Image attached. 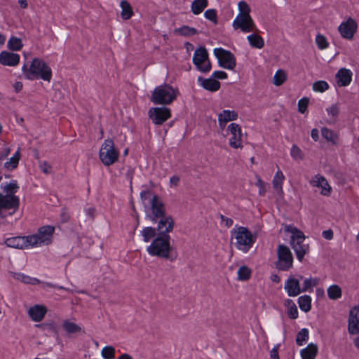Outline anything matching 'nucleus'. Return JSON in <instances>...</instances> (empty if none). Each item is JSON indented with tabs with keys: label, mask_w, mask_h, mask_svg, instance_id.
<instances>
[{
	"label": "nucleus",
	"mask_w": 359,
	"mask_h": 359,
	"mask_svg": "<svg viewBox=\"0 0 359 359\" xmlns=\"http://www.w3.org/2000/svg\"><path fill=\"white\" fill-rule=\"evenodd\" d=\"M238 10H239V13L238 15L250 16V8L246 2L243 1H240L238 3Z\"/></svg>",
	"instance_id": "51"
},
{
	"label": "nucleus",
	"mask_w": 359,
	"mask_h": 359,
	"mask_svg": "<svg viewBox=\"0 0 359 359\" xmlns=\"http://www.w3.org/2000/svg\"><path fill=\"white\" fill-rule=\"evenodd\" d=\"M198 81L204 89L211 92L217 91L220 88V83L212 77L209 79H203V77L199 76Z\"/></svg>",
	"instance_id": "26"
},
{
	"label": "nucleus",
	"mask_w": 359,
	"mask_h": 359,
	"mask_svg": "<svg viewBox=\"0 0 359 359\" xmlns=\"http://www.w3.org/2000/svg\"><path fill=\"white\" fill-rule=\"evenodd\" d=\"M353 73L346 68H341L336 74L335 79L339 86H347L352 80Z\"/></svg>",
	"instance_id": "22"
},
{
	"label": "nucleus",
	"mask_w": 359,
	"mask_h": 359,
	"mask_svg": "<svg viewBox=\"0 0 359 359\" xmlns=\"http://www.w3.org/2000/svg\"><path fill=\"white\" fill-rule=\"evenodd\" d=\"M20 62V55L8 51L0 53V63L4 66H16Z\"/></svg>",
	"instance_id": "21"
},
{
	"label": "nucleus",
	"mask_w": 359,
	"mask_h": 359,
	"mask_svg": "<svg viewBox=\"0 0 359 359\" xmlns=\"http://www.w3.org/2000/svg\"><path fill=\"white\" fill-rule=\"evenodd\" d=\"M327 111L330 116H331L334 121L339 114V109L337 104L332 105L330 108L327 109Z\"/></svg>",
	"instance_id": "56"
},
{
	"label": "nucleus",
	"mask_w": 359,
	"mask_h": 359,
	"mask_svg": "<svg viewBox=\"0 0 359 359\" xmlns=\"http://www.w3.org/2000/svg\"><path fill=\"white\" fill-rule=\"evenodd\" d=\"M231 135L229 139V145L234 149L242 148V133L240 126L237 123H231L227 128Z\"/></svg>",
	"instance_id": "15"
},
{
	"label": "nucleus",
	"mask_w": 359,
	"mask_h": 359,
	"mask_svg": "<svg viewBox=\"0 0 359 359\" xmlns=\"http://www.w3.org/2000/svg\"><path fill=\"white\" fill-rule=\"evenodd\" d=\"M322 234L323 238L326 240H332L333 238L334 233L332 229L323 231Z\"/></svg>",
	"instance_id": "62"
},
{
	"label": "nucleus",
	"mask_w": 359,
	"mask_h": 359,
	"mask_svg": "<svg viewBox=\"0 0 359 359\" xmlns=\"http://www.w3.org/2000/svg\"><path fill=\"white\" fill-rule=\"evenodd\" d=\"M298 304L301 310L308 312L311 309V297L309 295L301 296L298 299Z\"/></svg>",
	"instance_id": "37"
},
{
	"label": "nucleus",
	"mask_w": 359,
	"mask_h": 359,
	"mask_svg": "<svg viewBox=\"0 0 359 359\" xmlns=\"http://www.w3.org/2000/svg\"><path fill=\"white\" fill-rule=\"evenodd\" d=\"M11 152V149L9 147H6L3 151L0 152V161H2L5 158H6Z\"/></svg>",
	"instance_id": "63"
},
{
	"label": "nucleus",
	"mask_w": 359,
	"mask_h": 359,
	"mask_svg": "<svg viewBox=\"0 0 359 359\" xmlns=\"http://www.w3.org/2000/svg\"><path fill=\"white\" fill-rule=\"evenodd\" d=\"M250 46L255 48H262L264 46L263 38L256 34H250L247 37Z\"/></svg>",
	"instance_id": "34"
},
{
	"label": "nucleus",
	"mask_w": 359,
	"mask_h": 359,
	"mask_svg": "<svg viewBox=\"0 0 359 359\" xmlns=\"http://www.w3.org/2000/svg\"><path fill=\"white\" fill-rule=\"evenodd\" d=\"M204 15L206 19L210 20L211 22H212L215 25H217L218 21H217V11L215 9H208L207 10L205 13H204Z\"/></svg>",
	"instance_id": "53"
},
{
	"label": "nucleus",
	"mask_w": 359,
	"mask_h": 359,
	"mask_svg": "<svg viewBox=\"0 0 359 359\" xmlns=\"http://www.w3.org/2000/svg\"><path fill=\"white\" fill-rule=\"evenodd\" d=\"M158 218L160 219L158 222L156 228L158 236H169L168 233L173 230L175 224L174 219L170 215H164Z\"/></svg>",
	"instance_id": "17"
},
{
	"label": "nucleus",
	"mask_w": 359,
	"mask_h": 359,
	"mask_svg": "<svg viewBox=\"0 0 359 359\" xmlns=\"http://www.w3.org/2000/svg\"><path fill=\"white\" fill-rule=\"evenodd\" d=\"M13 277L26 284L36 285L39 283V280L35 278L30 277L22 273H13Z\"/></svg>",
	"instance_id": "36"
},
{
	"label": "nucleus",
	"mask_w": 359,
	"mask_h": 359,
	"mask_svg": "<svg viewBox=\"0 0 359 359\" xmlns=\"http://www.w3.org/2000/svg\"><path fill=\"white\" fill-rule=\"evenodd\" d=\"M39 168L41 170L46 174H48L51 172V166L46 161L41 162L39 164Z\"/></svg>",
	"instance_id": "58"
},
{
	"label": "nucleus",
	"mask_w": 359,
	"mask_h": 359,
	"mask_svg": "<svg viewBox=\"0 0 359 359\" xmlns=\"http://www.w3.org/2000/svg\"><path fill=\"white\" fill-rule=\"evenodd\" d=\"M148 114L154 124L161 125L171 116V111L167 107H152Z\"/></svg>",
	"instance_id": "10"
},
{
	"label": "nucleus",
	"mask_w": 359,
	"mask_h": 359,
	"mask_svg": "<svg viewBox=\"0 0 359 359\" xmlns=\"http://www.w3.org/2000/svg\"><path fill=\"white\" fill-rule=\"evenodd\" d=\"M255 185L259 188V194L261 196H264L266 193L265 182L262 180L259 177H257V182Z\"/></svg>",
	"instance_id": "57"
},
{
	"label": "nucleus",
	"mask_w": 359,
	"mask_h": 359,
	"mask_svg": "<svg viewBox=\"0 0 359 359\" xmlns=\"http://www.w3.org/2000/svg\"><path fill=\"white\" fill-rule=\"evenodd\" d=\"M118 156L119 153L115 149L114 141L111 139L105 140L99 153L102 163L107 166L111 165L118 161Z\"/></svg>",
	"instance_id": "5"
},
{
	"label": "nucleus",
	"mask_w": 359,
	"mask_h": 359,
	"mask_svg": "<svg viewBox=\"0 0 359 359\" xmlns=\"http://www.w3.org/2000/svg\"><path fill=\"white\" fill-rule=\"evenodd\" d=\"M251 276V270L246 266H242L238 271V279L239 280H248Z\"/></svg>",
	"instance_id": "45"
},
{
	"label": "nucleus",
	"mask_w": 359,
	"mask_h": 359,
	"mask_svg": "<svg viewBox=\"0 0 359 359\" xmlns=\"http://www.w3.org/2000/svg\"><path fill=\"white\" fill-rule=\"evenodd\" d=\"M208 0H194L191 6V11L195 15L201 13L208 6Z\"/></svg>",
	"instance_id": "33"
},
{
	"label": "nucleus",
	"mask_w": 359,
	"mask_h": 359,
	"mask_svg": "<svg viewBox=\"0 0 359 359\" xmlns=\"http://www.w3.org/2000/svg\"><path fill=\"white\" fill-rule=\"evenodd\" d=\"M286 231H287L292 233L290 243L293 242V241H304L305 236H304L303 232L302 231L299 230L297 228L292 226H288L286 228Z\"/></svg>",
	"instance_id": "35"
},
{
	"label": "nucleus",
	"mask_w": 359,
	"mask_h": 359,
	"mask_svg": "<svg viewBox=\"0 0 359 359\" xmlns=\"http://www.w3.org/2000/svg\"><path fill=\"white\" fill-rule=\"evenodd\" d=\"M102 356L104 359H112L115 356V348L111 346H107L102 350Z\"/></svg>",
	"instance_id": "49"
},
{
	"label": "nucleus",
	"mask_w": 359,
	"mask_h": 359,
	"mask_svg": "<svg viewBox=\"0 0 359 359\" xmlns=\"http://www.w3.org/2000/svg\"><path fill=\"white\" fill-rule=\"evenodd\" d=\"M20 158V151L18 150L15 154L12 156L11 158H9L8 161H7L4 163V167L7 170H12L18 167L19 161Z\"/></svg>",
	"instance_id": "39"
},
{
	"label": "nucleus",
	"mask_w": 359,
	"mask_h": 359,
	"mask_svg": "<svg viewBox=\"0 0 359 359\" xmlns=\"http://www.w3.org/2000/svg\"><path fill=\"white\" fill-rule=\"evenodd\" d=\"M55 228L52 226H44L39 229L37 233L29 236L31 247L41 245H49L52 242Z\"/></svg>",
	"instance_id": "7"
},
{
	"label": "nucleus",
	"mask_w": 359,
	"mask_h": 359,
	"mask_svg": "<svg viewBox=\"0 0 359 359\" xmlns=\"http://www.w3.org/2000/svg\"><path fill=\"white\" fill-rule=\"evenodd\" d=\"M327 296L330 299L336 300L341 297V289L337 285H332L327 288Z\"/></svg>",
	"instance_id": "40"
},
{
	"label": "nucleus",
	"mask_w": 359,
	"mask_h": 359,
	"mask_svg": "<svg viewBox=\"0 0 359 359\" xmlns=\"http://www.w3.org/2000/svg\"><path fill=\"white\" fill-rule=\"evenodd\" d=\"M303 278L304 277L302 275L298 276L297 278L290 276L285 281L284 289L289 297H297L302 292L300 287V280H303Z\"/></svg>",
	"instance_id": "13"
},
{
	"label": "nucleus",
	"mask_w": 359,
	"mask_h": 359,
	"mask_svg": "<svg viewBox=\"0 0 359 359\" xmlns=\"http://www.w3.org/2000/svg\"><path fill=\"white\" fill-rule=\"evenodd\" d=\"M318 352V346L316 344L310 343L306 348L301 350L300 355L302 359H316Z\"/></svg>",
	"instance_id": "27"
},
{
	"label": "nucleus",
	"mask_w": 359,
	"mask_h": 359,
	"mask_svg": "<svg viewBox=\"0 0 359 359\" xmlns=\"http://www.w3.org/2000/svg\"><path fill=\"white\" fill-rule=\"evenodd\" d=\"M121 7L122 9L121 13V18L124 20L130 19L133 14L130 4L127 1L123 0L121 2Z\"/></svg>",
	"instance_id": "38"
},
{
	"label": "nucleus",
	"mask_w": 359,
	"mask_h": 359,
	"mask_svg": "<svg viewBox=\"0 0 359 359\" xmlns=\"http://www.w3.org/2000/svg\"><path fill=\"white\" fill-rule=\"evenodd\" d=\"M180 182V177L177 175H174L170 177V183L171 186L177 187Z\"/></svg>",
	"instance_id": "64"
},
{
	"label": "nucleus",
	"mask_w": 359,
	"mask_h": 359,
	"mask_svg": "<svg viewBox=\"0 0 359 359\" xmlns=\"http://www.w3.org/2000/svg\"><path fill=\"white\" fill-rule=\"evenodd\" d=\"M220 219H221L222 222H224L225 226L228 228L231 227L233 224L232 219L226 217L224 216L223 215H220Z\"/></svg>",
	"instance_id": "61"
},
{
	"label": "nucleus",
	"mask_w": 359,
	"mask_h": 359,
	"mask_svg": "<svg viewBox=\"0 0 359 359\" xmlns=\"http://www.w3.org/2000/svg\"><path fill=\"white\" fill-rule=\"evenodd\" d=\"M4 191L6 193V194H13L18 191L19 187L15 180L11 182L10 183L6 184L4 187L1 186Z\"/></svg>",
	"instance_id": "48"
},
{
	"label": "nucleus",
	"mask_w": 359,
	"mask_h": 359,
	"mask_svg": "<svg viewBox=\"0 0 359 359\" xmlns=\"http://www.w3.org/2000/svg\"><path fill=\"white\" fill-rule=\"evenodd\" d=\"M234 29H240L243 32H250L255 29V24L251 16L237 15L232 25Z\"/></svg>",
	"instance_id": "12"
},
{
	"label": "nucleus",
	"mask_w": 359,
	"mask_h": 359,
	"mask_svg": "<svg viewBox=\"0 0 359 359\" xmlns=\"http://www.w3.org/2000/svg\"><path fill=\"white\" fill-rule=\"evenodd\" d=\"M316 42L320 49H325L328 46L326 38L321 34H318L316 36Z\"/></svg>",
	"instance_id": "54"
},
{
	"label": "nucleus",
	"mask_w": 359,
	"mask_h": 359,
	"mask_svg": "<svg viewBox=\"0 0 359 359\" xmlns=\"http://www.w3.org/2000/svg\"><path fill=\"white\" fill-rule=\"evenodd\" d=\"M348 330L351 334H359V306L353 307L349 312Z\"/></svg>",
	"instance_id": "18"
},
{
	"label": "nucleus",
	"mask_w": 359,
	"mask_h": 359,
	"mask_svg": "<svg viewBox=\"0 0 359 359\" xmlns=\"http://www.w3.org/2000/svg\"><path fill=\"white\" fill-rule=\"evenodd\" d=\"M35 327L39 329L45 335L49 336L53 334L56 338H58V332L55 323L53 320L46 323L35 325Z\"/></svg>",
	"instance_id": "25"
},
{
	"label": "nucleus",
	"mask_w": 359,
	"mask_h": 359,
	"mask_svg": "<svg viewBox=\"0 0 359 359\" xmlns=\"http://www.w3.org/2000/svg\"><path fill=\"white\" fill-rule=\"evenodd\" d=\"M285 306L287 308V313L291 319H296L298 318V310L294 302L287 299L284 302Z\"/></svg>",
	"instance_id": "31"
},
{
	"label": "nucleus",
	"mask_w": 359,
	"mask_h": 359,
	"mask_svg": "<svg viewBox=\"0 0 359 359\" xmlns=\"http://www.w3.org/2000/svg\"><path fill=\"white\" fill-rule=\"evenodd\" d=\"M172 250L170 236H157L147 248L151 256L169 259Z\"/></svg>",
	"instance_id": "4"
},
{
	"label": "nucleus",
	"mask_w": 359,
	"mask_h": 359,
	"mask_svg": "<svg viewBox=\"0 0 359 359\" xmlns=\"http://www.w3.org/2000/svg\"><path fill=\"white\" fill-rule=\"evenodd\" d=\"M278 260L276 262V267L280 271H288L293 266V256L290 248L280 244L277 248Z\"/></svg>",
	"instance_id": "6"
},
{
	"label": "nucleus",
	"mask_w": 359,
	"mask_h": 359,
	"mask_svg": "<svg viewBox=\"0 0 359 359\" xmlns=\"http://www.w3.org/2000/svg\"><path fill=\"white\" fill-rule=\"evenodd\" d=\"M22 70L25 78L29 80L41 79L43 81L50 82L52 78L51 69L43 60L39 58H34L29 67L26 64H24Z\"/></svg>",
	"instance_id": "1"
},
{
	"label": "nucleus",
	"mask_w": 359,
	"mask_h": 359,
	"mask_svg": "<svg viewBox=\"0 0 359 359\" xmlns=\"http://www.w3.org/2000/svg\"><path fill=\"white\" fill-rule=\"evenodd\" d=\"M152 216H149L153 222H156L160 217L165 215V205L156 195H154L151 201Z\"/></svg>",
	"instance_id": "14"
},
{
	"label": "nucleus",
	"mask_w": 359,
	"mask_h": 359,
	"mask_svg": "<svg viewBox=\"0 0 359 359\" xmlns=\"http://www.w3.org/2000/svg\"><path fill=\"white\" fill-rule=\"evenodd\" d=\"M286 80V74L284 70L278 69L273 76V84L276 86H281Z\"/></svg>",
	"instance_id": "47"
},
{
	"label": "nucleus",
	"mask_w": 359,
	"mask_h": 359,
	"mask_svg": "<svg viewBox=\"0 0 359 359\" xmlns=\"http://www.w3.org/2000/svg\"><path fill=\"white\" fill-rule=\"evenodd\" d=\"M279 346H280L279 344H277L270 351V358L271 359H279V355H278Z\"/></svg>",
	"instance_id": "60"
},
{
	"label": "nucleus",
	"mask_w": 359,
	"mask_h": 359,
	"mask_svg": "<svg viewBox=\"0 0 359 359\" xmlns=\"http://www.w3.org/2000/svg\"><path fill=\"white\" fill-rule=\"evenodd\" d=\"M311 184L313 187L322 189L320 194L323 196H330L331 193V187L328 184L327 180L322 175H316L314 178L311 180Z\"/></svg>",
	"instance_id": "20"
},
{
	"label": "nucleus",
	"mask_w": 359,
	"mask_h": 359,
	"mask_svg": "<svg viewBox=\"0 0 359 359\" xmlns=\"http://www.w3.org/2000/svg\"><path fill=\"white\" fill-rule=\"evenodd\" d=\"M62 327L69 337L82 331V328L79 325L70 321L69 320H64L62 324Z\"/></svg>",
	"instance_id": "29"
},
{
	"label": "nucleus",
	"mask_w": 359,
	"mask_h": 359,
	"mask_svg": "<svg viewBox=\"0 0 359 359\" xmlns=\"http://www.w3.org/2000/svg\"><path fill=\"white\" fill-rule=\"evenodd\" d=\"M238 118V114L233 110H223L218 115L219 126L221 129H224L227 122L234 121Z\"/></svg>",
	"instance_id": "23"
},
{
	"label": "nucleus",
	"mask_w": 359,
	"mask_h": 359,
	"mask_svg": "<svg viewBox=\"0 0 359 359\" xmlns=\"http://www.w3.org/2000/svg\"><path fill=\"white\" fill-rule=\"evenodd\" d=\"M20 205V199L18 196L13 194L3 195L0 193V217L4 218L3 209H18Z\"/></svg>",
	"instance_id": "11"
},
{
	"label": "nucleus",
	"mask_w": 359,
	"mask_h": 359,
	"mask_svg": "<svg viewBox=\"0 0 359 359\" xmlns=\"http://www.w3.org/2000/svg\"><path fill=\"white\" fill-rule=\"evenodd\" d=\"M5 243L8 247L18 249H24L31 247L29 236L8 238L5 241Z\"/></svg>",
	"instance_id": "19"
},
{
	"label": "nucleus",
	"mask_w": 359,
	"mask_h": 359,
	"mask_svg": "<svg viewBox=\"0 0 359 359\" xmlns=\"http://www.w3.org/2000/svg\"><path fill=\"white\" fill-rule=\"evenodd\" d=\"M358 25L356 22L349 18L346 22H342L339 27V32L341 36L344 39H353L354 34L356 32Z\"/></svg>",
	"instance_id": "16"
},
{
	"label": "nucleus",
	"mask_w": 359,
	"mask_h": 359,
	"mask_svg": "<svg viewBox=\"0 0 359 359\" xmlns=\"http://www.w3.org/2000/svg\"><path fill=\"white\" fill-rule=\"evenodd\" d=\"M292 157L295 160H302L304 158V154L301 149L297 145H292L290 151Z\"/></svg>",
	"instance_id": "52"
},
{
	"label": "nucleus",
	"mask_w": 359,
	"mask_h": 359,
	"mask_svg": "<svg viewBox=\"0 0 359 359\" xmlns=\"http://www.w3.org/2000/svg\"><path fill=\"white\" fill-rule=\"evenodd\" d=\"M231 239H235L236 248L247 253L256 242L257 236L254 235L247 227L236 226L231 230Z\"/></svg>",
	"instance_id": "2"
},
{
	"label": "nucleus",
	"mask_w": 359,
	"mask_h": 359,
	"mask_svg": "<svg viewBox=\"0 0 359 359\" xmlns=\"http://www.w3.org/2000/svg\"><path fill=\"white\" fill-rule=\"evenodd\" d=\"M157 231L156 228L147 226L141 231L140 234L143 238V241L145 243H149L151 239H154L156 237Z\"/></svg>",
	"instance_id": "32"
},
{
	"label": "nucleus",
	"mask_w": 359,
	"mask_h": 359,
	"mask_svg": "<svg viewBox=\"0 0 359 359\" xmlns=\"http://www.w3.org/2000/svg\"><path fill=\"white\" fill-rule=\"evenodd\" d=\"M309 103V100L307 97H303L299 100L298 102V111L300 113L304 114L307 109Z\"/></svg>",
	"instance_id": "55"
},
{
	"label": "nucleus",
	"mask_w": 359,
	"mask_h": 359,
	"mask_svg": "<svg viewBox=\"0 0 359 359\" xmlns=\"http://www.w3.org/2000/svg\"><path fill=\"white\" fill-rule=\"evenodd\" d=\"M319 280L317 278H309L304 280L303 287L302 288V292H306L309 290L318 285Z\"/></svg>",
	"instance_id": "44"
},
{
	"label": "nucleus",
	"mask_w": 359,
	"mask_h": 359,
	"mask_svg": "<svg viewBox=\"0 0 359 359\" xmlns=\"http://www.w3.org/2000/svg\"><path fill=\"white\" fill-rule=\"evenodd\" d=\"M211 77L214 79H225L227 78V74L223 71H215L212 73Z\"/></svg>",
	"instance_id": "59"
},
{
	"label": "nucleus",
	"mask_w": 359,
	"mask_h": 359,
	"mask_svg": "<svg viewBox=\"0 0 359 359\" xmlns=\"http://www.w3.org/2000/svg\"><path fill=\"white\" fill-rule=\"evenodd\" d=\"M285 179V176L283 172L278 169L273 177L272 184L274 189L278 191L279 193H283V182Z\"/></svg>",
	"instance_id": "30"
},
{
	"label": "nucleus",
	"mask_w": 359,
	"mask_h": 359,
	"mask_svg": "<svg viewBox=\"0 0 359 359\" xmlns=\"http://www.w3.org/2000/svg\"><path fill=\"white\" fill-rule=\"evenodd\" d=\"M47 309L43 306L35 305L28 311L29 317L35 322H40L44 318Z\"/></svg>",
	"instance_id": "24"
},
{
	"label": "nucleus",
	"mask_w": 359,
	"mask_h": 359,
	"mask_svg": "<svg viewBox=\"0 0 359 359\" xmlns=\"http://www.w3.org/2000/svg\"><path fill=\"white\" fill-rule=\"evenodd\" d=\"M174 32L183 36H189L198 34V31L195 28L186 25L175 29Z\"/></svg>",
	"instance_id": "41"
},
{
	"label": "nucleus",
	"mask_w": 359,
	"mask_h": 359,
	"mask_svg": "<svg viewBox=\"0 0 359 359\" xmlns=\"http://www.w3.org/2000/svg\"><path fill=\"white\" fill-rule=\"evenodd\" d=\"M309 332L308 329L302 328L297 334L296 343L298 346H302L303 344L308 341Z\"/></svg>",
	"instance_id": "43"
},
{
	"label": "nucleus",
	"mask_w": 359,
	"mask_h": 359,
	"mask_svg": "<svg viewBox=\"0 0 359 359\" xmlns=\"http://www.w3.org/2000/svg\"><path fill=\"white\" fill-rule=\"evenodd\" d=\"M329 88V85L326 81H316L313 84V90L317 92H325Z\"/></svg>",
	"instance_id": "50"
},
{
	"label": "nucleus",
	"mask_w": 359,
	"mask_h": 359,
	"mask_svg": "<svg viewBox=\"0 0 359 359\" xmlns=\"http://www.w3.org/2000/svg\"><path fill=\"white\" fill-rule=\"evenodd\" d=\"M214 54L217 58L220 67L230 70H233L236 67V57L229 50L217 48L214 49Z\"/></svg>",
	"instance_id": "9"
},
{
	"label": "nucleus",
	"mask_w": 359,
	"mask_h": 359,
	"mask_svg": "<svg viewBox=\"0 0 359 359\" xmlns=\"http://www.w3.org/2000/svg\"><path fill=\"white\" fill-rule=\"evenodd\" d=\"M178 95L177 88H174L169 84H163L154 88L150 100L156 104L166 105L175 100Z\"/></svg>",
	"instance_id": "3"
},
{
	"label": "nucleus",
	"mask_w": 359,
	"mask_h": 359,
	"mask_svg": "<svg viewBox=\"0 0 359 359\" xmlns=\"http://www.w3.org/2000/svg\"><path fill=\"white\" fill-rule=\"evenodd\" d=\"M8 47L12 50H19L22 47V43L20 39L12 36L8 41Z\"/></svg>",
	"instance_id": "46"
},
{
	"label": "nucleus",
	"mask_w": 359,
	"mask_h": 359,
	"mask_svg": "<svg viewBox=\"0 0 359 359\" xmlns=\"http://www.w3.org/2000/svg\"><path fill=\"white\" fill-rule=\"evenodd\" d=\"M304 241H294L290 243L293 250L296 253L297 258L302 261L307 252L308 246L303 243Z\"/></svg>",
	"instance_id": "28"
},
{
	"label": "nucleus",
	"mask_w": 359,
	"mask_h": 359,
	"mask_svg": "<svg viewBox=\"0 0 359 359\" xmlns=\"http://www.w3.org/2000/svg\"><path fill=\"white\" fill-rule=\"evenodd\" d=\"M193 63L201 72L207 73L210 71L211 63L208 60V53L205 47L201 46L195 50Z\"/></svg>",
	"instance_id": "8"
},
{
	"label": "nucleus",
	"mask_w": 359,
	"mask_h": 359,
	"mask_svg": "<svg viewBox=\"0 0 359 359\" xmlns=\"http://www.w3.org/2000/svg\"><path fill=\"white\" fill-rule=\"evenodd\" d=\"M321 133L323 137L329 142H332L333 144L337 143V140L338 139L337 135L334 133L332 130L327 128H323L321 129Z\"/></svg>",
	"instance_id": "42"
}]
</instances>
